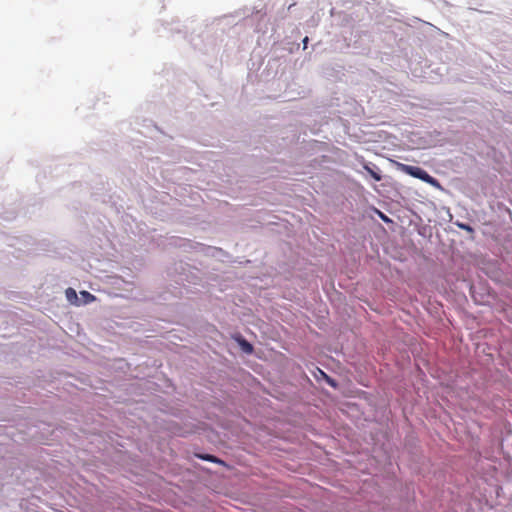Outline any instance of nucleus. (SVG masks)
<instances>
[{
	"label": "nucleus",
	"mask_w": 512,
	"mask_h": 512,
	"mask_svg": "<svg viewBox=\"0 0 512 512\" xmlns=\"http://www.w3.org/2000/svg\"><path fill=\"white\" fill-rule=\"evenodd\" d=\"M401 170L408 175H411L415 178L423 180L426 183H429L432 185L437 183V180L435 178H433L424 169H422L418 166H410V165L401 164Z\"/></svg>",
	"instance_id": "nucleus-1"
},
{
	"label": "nucleus",
	"mask_w": 512,
	"mask_h": 512,
	"mask_svg": "<svg viewBox=\"0 0 512 512\" xmlns=\"http://www.w3.org/2000/svg\"><path fill=\"white\" fill-rule=\"evenodd\" d=\"M66 296H67V298H68L69 300H71L72 298H75V299L77 298L76 292H75V290H74V289H72V288H68V289L66 290Z\"/></svg>",
	"instance_id": "nucleus-2"
},
{
	"label": "nucleus",
	"mask_w": 512,
	"mask_h": 512,
	"mask_svg": "<svg viewBox=\"0 0 512 512\" xmlns=\"http://www.w3.org/2000/svg\"><path fill=\"white\" fill-rule=\"evenodd\" d=\"M242 348L246 353H251L253 350L252 345L246 341L242 342Z\"/></svg>",
	"instance_id": "nucleus-3"
},
{
	"label": "nucleus",
	"mask_w": 512,
	"mask_h": 512,
	"mask_svg": "<svg viewBox=\"0 0 512 512\" xmlns=\"http://www.w3.org/2000/svg\"><path fill=\"white\" fill-rule=\"evenodd\" d=\"M199 457L201 459L212 461V462H216L217 461V459L214 456H212V455H204V456L203 455H199Z\"/></svg>",
	"instance_id": "nucleus-4"
},
{
	"label": "nucleus",
	"mask_w": 512,
	"mask_h": 512,
	"mask_svg": "<svg viewBox=\"0 0 512 512\" xmlns=\"http://www.w3.org/2000/svg\"><path fill=\"white\" fill-rule=\"evenodd\" d=\"M320 373L326 378L327 382L332 386L335 387L336 383L334 380H332L330 377H328L323 371H320Z\"/></svg>",
	"instance_id": "nucleus-5"
},
{
	"label": "nucleus",
	"mask_w": 512,
	"mask_h": 512,
	"mask_svg": "<svg viewBox=\"0 0 512 512\" xmlns=\"http://www.w3.org/2000/svg\"><path fill=\"white\" fill-rule=\"evenodd\" d=\"M459 227L462 228L463 230H466L468 232H473V228L469 225H466V224H459Z\"/></svg>",
	"instance_id": "nucleus-6"
},
{
	"label": "nucleus",
	"mask_w": 512,
	"mask_h": 512,
	"mask_svg": "<svg viewBox=\"0 0 512 512\" xmlns=\"http://www.w3.org/2000/svg\"><path fill=\"white\" fill-rule=\"evenodd\" d=\"M82 295H83V296H85V297H87V298L94 299V296H93V295H91L89 292L83 291V292H82Z\"/></svg>",
	"instance_id": "nucleus-7"
},
{
	"label": "nucleus",
	"mask_w": 512,
	"mask_h": 512,
	"mask_svg": "<svg viewBox=\"0 0 512 512\" xmlns=\"http://www.w3.org/2000/svg\"><path fill=\"white\" fill-rule=\"evenodd\" d=\"M303 42H304V45L306 46V44H307V42H308V37H305V38H304V40H303Z\"/></svg>",
	"instance_id": "nucleus-8"
},
{
	"label": "nucleus",
	"mask_w": 512,
	"mask_h": 512,
	"mask_svg": "<svg viewBox=\"0 0 512 512\" xmlns=\"http://www.w3.org/2000/svg\"><path fill=\"white\" fill-rule=\"evenodd\" d=\"M374 178H375L376 180H380V177H379V176H377V175H374Z\"/></svg>",
	"instance_id": "nucleus-9"
}]
</instances>
